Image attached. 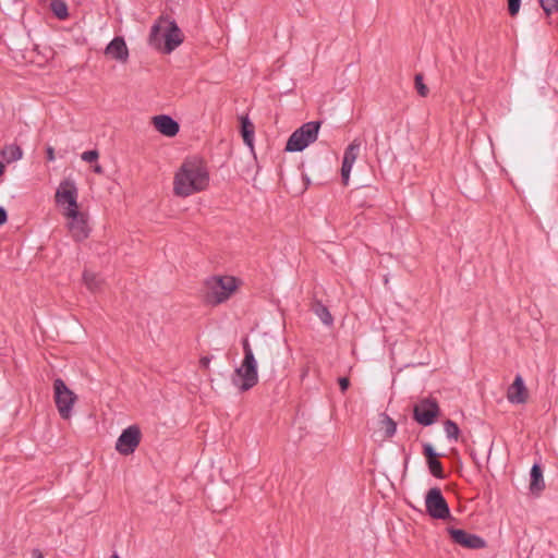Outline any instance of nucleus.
I'll list each match as a JSON object with an SVG mask.
<instances>
[{"label":"nucleus","mask_w":558,"mask_h":558,"mask_svg":"<svg viewBox=\"0 0 558 558\" xmlns=\"http://www.w3.org/2000/svg\"><path fill=\"white\" fill-rule=\"evenodd\" d=\"M209 172L205 163L197 158L183 161L173 177V193L179 197H189L209 186Z\"/></svg>","instance_id":"1"},{"label":"nucleus","mask_w":558,"mask_h":558,"mask_svg":"<svg viewBox=\"0 0 558 558\" xmlns=\"http://www.w3.org/2000/svg\"><path fill=\"white\" fill-rule=\"evenodd\" d=\"M242 284V279L233 275H211L203 282V299L211 306L223 304L238 293Z\"/></svg>","instance_id":"2"},{"label":"nucleus","mask_w":558,"mask_h":558,"mask_svg":"<svg viewBox=\"0 0 558 558\" xmlns=\"http://www.w3.org/2000/svg\"><path fill=\"white\" fill-rule=\"evenodd\" d=\"M184 41V34L177 22L169 16H160L150 28L148 44L156 50L170 54Z\"/></svg>","instance_id":"3"},{"label":"nucleus","mask_w":558,"mask_h":558,"mask_svg":"<svg viewBox=\"0 0 558 558\" xmlns=\"http://www.w3.org/2000/svg\"><path fill=\"white\" fill-rule=\"evenodd\" d=\"M243 359L234 367L231 375V384L239 392L253 389L259 381L258 363L255 350L247 338L242 340Z\"/></svg>","instance_id":"4"},{"label":"nucleus","mask_w":558,"mask_h":558,"mask_svg":"<svg viewBox=\"0 0 558 558\" xmlns=\"http://www.w3.org/2000/svg\"><path fill=\"white\" fill-rule=\"evenodd\" d=\"M54 203L61 215L81 209L78 187L73 179L66 178L60 181L56 189Z\"/></svg>","instance_id":"5"},{"label":"nucleus","mask_w":558,"mask_h":558,"mask_svg":"<svg viewBox=\"0 0 558 558\" xmlns=\"http://www.w3.org/2000/svg\"><path fill=\"white\" fill-rule=\"evenodd\" d=\"M53 400L59 415L63 420H70L78 397L61 378L53 380Z\"/></svg>","instance_id":"6"},{"label":"nucleus","mask_w":558,"mask_h":558,"mask_svg":"<svg viewBox=\"0 0 558 558\" xmlns=\"http://www.w3.org/2000/svg\"><path fill=\"white\" fill-rule=\"evenodd\" d=\"M319 129V122L311 121L302 124L288 138L286 151L298 153L304 150L317 140Z\"/></svg>","instance_id":"7"},{"label":"nucleus","mask_w":558,"mask_h":558,"mask_svg":"<svg viewBox=\"0 0 558 558\" xmlns=\"http://www.w3.org/2000/svg\"><path fill=\"white\" fill-rule=\"evenodd\" d=\"M61 216L64 218L66 230L75 241H83L89 236V217L82 208Z\"/></svg>","instance_id":"8"},{"label":"nucleus","mask_w":558,"mask_h":558,"mask_svg":"<svg viewBox=\"0 0 558 558\" xmlns=\"http://www.w3.org/2000/svg\"><path fill=\"white\" fill-rule=\"evenodd\" d=\"M141 440V428L133 424L122 430L116 441L114 449L121 456H131L140 446Z\"/></svg>","instance_id":"9"},{"label":"nucleus","mask_w":558,"mask_h":558,"mask_svg":"<svg viewBox=\"0 0 558 558\" xmlns=\"http://www.w3.org/2000/svg\"><path fill=\"white\" fill-rule=\"evenodd\" d=\"M426 512L438 520L450 518L449 506L438 487L430 488L425 496Z\"/></svg>","instance_id":"10"},{"label":"nucleus","mask_w":558,"mask_h":558,"mask_svg":"<svg viewBox=\"0 0 558 558\" xmlns=\"http://www.w3.org/2000/svg\"><path fill=\"white\" fill-rule=\"evenodd\" d=\"M439 415V407L435 399H423L414 407V418L423 425H432Z\"/></svg>","instance_id":"11"},{"label":"nucleus","mask_w":558,"mask_h":558,"mask_svg":"<svg viewBox=\"0 0 558 558\" xmlns=\"http://www.w3.org/2000/svg\"><path fill=\"white\" fill-rule=\"evenodd\" d=\"M105 54L109 60L125 64L130 58V51L123 37H114L105 48Z\"/></svg>","instance_id":"12"},{"label":"nucleus","mask_w":558,"mask_h":558,"mask_svg":"<svg viewBox=\"0 0 558 558\" xmlns=\"http://www.w3.org/2000/svg\"><path fill=\"white\" fill-rule=\"evenodd\" d=\"M507 400L514 405L524 404L529 400V390L523 377L515 375L513 383L507 388Z\"/></svg>","instance_id":"13"},{"label":"nucleus","mask_w":558,"mask_h":558,"mask_svg":"<svg viewBox=\"0 0 558 558\" xmlns=\"http://www.w3.org/2000/svg\"><path fill=\"white\" fill-rule=\"evenodd\" d=\"M447 531L454 543L465 548L478 549L485 547L486 545L482 537L468 533L464 530L449 527Z\"/></svg>","instance_id":"14"},{"label":"nucleus","mask_w":558,"mask_h":558,"mask_svg":"<svg viewBox=\"0 0 558 558\" xmlns=\"http://www.w3.org/2000/svg\"><path fill=\"white\" fill-rule=\"evenodd\" d=\"M360 147L361 143L357 140H354L348 145V147L344 150L341 167V178L344 185H348L350 181L351 171L356 161Z\"/></svg>","instance_id":"15"},{"label":"nucleus","mask_w":558,"mask_h":558,"mask_svg":"<svg viewBox=\"0 0 558 558\" xmlns=\"http://www.w3.org/2000/svg\"><path fill=\"white\" fill-rule=\"evenodd\" d=\"M360 147L361 143L357 140H354L348 145V147L344 150L341 167V178L344 185H348L350 181L351 171L356 161Z\"/></svg>","instance_id":"16"},{"label":"nucleus","mask_w":558,"mask_h":558,"mask_svg":"<svg viewBox=\"0 0 558 558\" xmlns=\"http://www.w3.org/2000/svg\"><path fill=\"white\" fill-rule=\"evenodd\" d=\"M154 128L163 136L174 137L179 131V123L168 114H159L153 118Z\"/></svg>","instance_id":"17"},{"label":"nucleus","mask_w":558,"mask_h":558,"mask_svg":"<svg viewBox=\"0 0 558 558\" xmlns=\"http://www.w3.org/2000/svg\"><path fill=\"white\" fill-rule=\"evenodd\" d=\"M546 488L544 473L539 464L535 463L530 471L527 492L533 498H538Z\"/></svg>","instance_id":"18"},{"label":"nucleus","mask_w":558,"mask_h":558,"mask_svg":"<svg viewBox=\"0 0 558 558\" xmlns=\"http://www.w3.org/2000/svg\"><path fill=\"white\" fill-rule=\"evenodd\" d=\"M83 282L85 287L93 293L100 292L105 284L102 277L90 270H85L83 272Z\"/></svg>","instance_id":"19"},{"label":"nucleus","mask_w":558,"mask_h":558,"mask_svg":"<svg viewBox=\"0 0 558 558\" xmlns=\"http://www.w3.org/2000/svg\"><path fill=\"white\" fill-rule=\"evenodd\" d=\"M241 134L245 145L251 149V151H254L255 128L247 117H243L241 119Z\"/></svg>","instance_id":"20"},{"label":"nucleus","mask_w":558,"mask_h":558,"mask_svg":"<svg viewBox=\"0 0 558 558\" xmlns=\"http://www.w3.org/2000/svg\"><path fill=\"white\" fill-rule=\"evenodd\" d=\"M380 430L383 432L384 438L392 437L397 432L396 422L389 417L386 413H381L378 418Z\"/></svg>","instance_id":"21"},{"label":"nucleus","mask_w":558,"mask_h":558,"mask_svg":"<svg viewBox=\"0 0 558 558\" xmlns=\"http://www.w3.org/2000/svg\"><path fill=\"white\" fill-rule=\"evenodd\" d=\"M0 155L8 163H11L22 159L23 151L19 145L10 144L1 149Z\"/></svg>","instance_id":"22"},{"label":"nucleus","mask_w":558,"mask_h":558,"mask_svg":"<svg viewBox=\"0 0 558 558\" xmlns=\"http://www.w3.org/2000/svg\"><path fill=\"white\" fill-rule=\"evenodd\" d=\"M50 9L60 20H64L69 16L68 5L62 0H52L50 3Z\"/></svg>","instance_id":"23"},{"label":"nucleus","mask_w":558,"mask_h":558,"mask_svg":"<svg viewBox=\"0 0 558 558\" xmlns=\"http://www.w3.org/2000/svg\"><path fill=\"white\" fill-rule=\"evenodd\" d=\"M316 316L322 320L323 324L330 326L333 323L332 315L328 311V308L324 305H318L315 308Z\"/></svg>","instance_id":"24"},{"label":"nucleus","mask_w":558,"mask_h":558,"mask_svg":"<svg viewBox=\"0 0 558 558\" xmlns=\"http://www.w3.org/2000/svg\"><path fill=\"white\" fill-rule=\"evenodd\" d=\"M444 429H445L446 436L449 439L457 440L459 438L460 429L454 422H452L450 420L446 421L444 424Z\"/></svg>","instance_id":"25"},{"label":"nucleus","mask_w":558,"mask_h":558,"mask_svg":"<svg viewBox=\"0 0 558 558\" xmlns=\"http://www.w3.org/2000/svg\"><path fill=\"white\" fill-rule=\"evenodd\" d=\"M427 465H428V469L430 471V473L437 477V478H444L445 475H444V472H442V466H441V463L438 461V459H430L427 461Z\"/></svg>","instance_id":"26"},{"label":"nucleus","mask_w":558,"mask_h":558,"mask_svg":"<svg viewBox=\"0 0 558 558\" xmlns=\"http://www.w3.org/2000/svg\"><path fill=\"white\" fill-rule=\"evenodd\" d=\"M539 3L547 15L558 11V0H539Z\"/></svg>","instance_id":"27"},{"label":"nucleus","mask_w":558,"mask_h":558,"mask_svg":"<svg viewBox=\"0 0 558 558\" xmlns=\"http://www.w3.org/2000/svg\"><path fill=\"white\" fill-rule=\"evenodd\" d=\"M521 8V0H508V11L511 16H515Z\"/></svg>","instance_id":"28"},{"label":"nucleus","mask_w":558,"mask_h":558,"mask_svg":"<svg viewBox=\"0 0 558 558\" xmlns=\"http://www.w3.org/2000/svg\"><path fill=\"white\" fill-rule=\"evenodd\" d=\"M98 157H99V154H98V151H97V150H95V149L84 151V153L81 155L82 160H84V161H86V162H94V161H97Z\"/></svg>","instance_id":"29"},{"label":"nucleus","mask_w":558,"mask_h":558,"mask_svg":"<svg viewBox=\"0 0 558 558\" xmlns=\"http://www.w3.org/2000/svg\"><path fill=\"white\" fill-rule=\"evenodd\" d=\"M415 86H416V89H417V93L421 95V96H426L427 95V87L426 85L423 83V78L422 76L417 75L415 77Z\"/></svg>","instance_id":"30"},{"label":"nucleus","mask_w":558,"mask_h":558,"mask_svg":"<svg viewBox=\"0 0 558 558\" xmlns=\"http://www.w3.org/2000/svg\"><path fill=\"white\" fill-rule=\"evenodd\" d=\"M424 453L427 458V461L430 460V459H436L437 458V453L435 452L433 446L430 444H425L424 445Z\"/></svg>","instance_id":"31"},{"label":"nucleus","mask_w":558,"mask_h":558,"mask_svg":"<svg viewBox=\"0 0 558 558\" xmlns=\"http://www.w3.org/2000/svg\"><path fill=\"white\" fill-rule=\"evenodd\" d=\"M210 363H211V356H202L199 359V366L205 369L209 368Z\"/></svg>","instance_id":"32"},{"label":"nucleus","mask_w":558,"mask_h":558,"mask_svg":"<svg viewBox=\"0 0 558 558\" xmlns=\"http://www.w3.org/2000/svg\"><path fill=\"white\" fill-rule=\"evenodd\" d=\"M46 154H47V159H48V161H54L56 156H54V149H53V147L48 146V147L46 148Z\"/></svg>","instance_id":"33"},{"label":"nucleus","mask_w":558,"mask_h":558,"mask_svg":"<svg viewBox=\"0 0 558 558\" xmlns=\"http://www.w3.org/2000/svg\"><path fill=\"white\" fill-rule=\"evenodd\" d=\"M349 385H350V383L347 377L339 378V386L342 391H345L348 389Z\"/></svg>","instance_id":"34"},{"label":"nucleus","mask_w":558,"mask_h":558,"mask_svg":"<svg viewBox=\"0 0 558 558\" xmlns=\"http://www.w3.org/2000/svg\"><path fill=\"white\" fill-rule=\"evenodd\" d=\"M8 215L3 207L0 206V226L4 225L7 222Z\"/></svg>","instance_id":"35"},{"label":"nucleus","mask_w":558,"mask_h":558,"mask_svg":"<svg viewBox=\"0 0 558 558\" xmlns=\"http://www.w3.org/2000/svg\"><path fill=\"white\" fill-rule=\"evenodd\" d=\"M32 555H33V558H44V556L39 549H34Z\"/></svg>","instance_id":"36"},{"label":"nucleus","mask_w":558,"mask_h":558,"mask_svg":"<svg viewBox=\"0 0 558 558\" xmlns=\"http://www.w3.org/2000/svg\"><path fill=\"white\" fill-rule=\"evenodd\" d=\"M94 171L100 174L102 173V167L99 163H96L94 167Z\"/></svg>","instance_id":"37"},{"label":"nucleus","mask_w":558,"mask_h":558,"mask_svg":"<svg viewBox=\"0 0 558 558\" xmlns=\"http://www.w3.org/2000/svg\"><path fill=\"white\" fill-rule=\"evenodd\" d=\"M268 347H269V343H268L266 340H264V341L260 343V345H259L258 348H256V349H257V352H259V349L268 348Z\"/></svg>","instance_id":"38"},{"label":"nucleus","mask_w":558,"mask_h":558,"mask_svg":"<svg viewBox=\"0 0 558 558\" xmlns=\"http://www.w3.org/2000/svg\"><path fill=\"white\" fill-rule=\"evenodd\" d=\"M4 170H5L4 163L0 161V177L3 175Z\"/></svg>","instance_id":"39"},{"label":"nucleus","mask_w":558,"mask_h":558,"mask_svg":"<svg viewBox=\"0 0 558 558\" xmlns=\"http://www.w3.org/2000/svg\"><path fill=\"white\" fill-rule=\"evenodd\" d=\"M108 558H121L117 553H113Z\"/></svg>","instance_id":"40"}]
</instances>
